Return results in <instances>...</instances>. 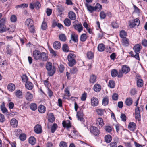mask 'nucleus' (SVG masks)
Instances as JSON below:
<instances>
[{"instance_id": "a19ab883", "label": "nucleus", "mask_w": 147, "mask_h": 147, "mask_svg": "<svg viewBox=\"0 0 147 147\" xmlns=\"http://www.w3.org/2000/svg\"><path fill=\"white\" fill-rule=\"evenodd\" d=\"M108 86L111 88H114L115 86V82L113 80H110L109 82Z\"/></svg>"}, {"instance_id": "bf43d9fd", "label": "nucleus", "mask_w": 147, "mask_h": 147, "mask_svg": "<svg viewBox=\"0 0 147 147\" xmlns=\"http://www.w3.org/2000/svg\"><path fill=\"white\" fill-rule=\"evenodd\" d=\"M35 7L36 9L38 10L40 9L41 7V5L40 3L38 1H37L34 3Z\"/></svg>"}, {"instance_id": "c85d7f7f", "label": "nucleus", "mask_w": 147, "mask_h": 147, "mask_svg": "<svg viewBox=\"0 0 147 147\" xmlns=\"http://www.w3.org/2000/svg\"><path fill=\"white\" fill-rule=\"evenodd\" d=\"M112 140V137L109 134L106 135L105 137V141L107 143H109L111 142Z\"/></svg>"}, {"instance_id": "bb28decb", "label": "nucleus", "mask_w": 147, "mask_h": 147, "mask_svg": "<svg viewBox=\"0 0 147 147\" xmlns=\"http://www.w3.org/2000/svg\"><path fill=\"white\" fill-rule=\"evenodd\" d=\"M86 6L87 7L88 10L90 13H92L94 11H96L94 7L88 5L87 4H86Z\"/></svg>"}, {"instance_id": "69168bd1", "label": "nucleus", "mask_w": 147, "mask_h": 147, "mask_svg": "<svg viewBox=\"0 0 147 147\" xmlns=\"http://www.w3.org/2000/svg\"><path fill=\"white\" fill-rule=\"evenodd\" d=\"M30 32L31 33H34L35 31L34 25L28 27Z\"/></svg>"}, {"instance_id": "473e14b6", "label": "nucleus", "mask_w": 147, "mask_h": 147, "mask_svg": "<svg viewBox=\"0 0 147 147\" xmlns=\"http://www.w3.org/2000/svg\"><path fill=\"white\" fill-rule=\"evenodd\" d=\"M36 140L34 137L31 136L29 139V142L32 145H34L36 142Z\"/></svg>"}, {"instance_id": "4be33fe9", "label": "nucleus", "mask_w": 147, "mask_h": 147, "mask_svg": "<svg viewBox=\"0 0 147 147\" xmlns=\"http://www.w3.org/2000/svg\"><path fill=\"white\" fill-rule=\"evenodd\" d=\"M68 16L72 20H75L76 19L75 13L73 11H70L68 13Z\"/></svg>"}, {"instance_id": "6e6d98bb", "label": "nucleus", "mask_w": 147, "mask_h": 147, "mask_svg": "<svg viewBox=\"0 0 147 147\" xmlns=\"http://www.w3.org/2000/svg\"><path fill=\"white\" fill-rule=\"evenodd\" d=\"M22 80L23 82H27L28 78L26 74L23 75L21 77Z\"/></svg>"}, {"instance_id": "39448f33", "label": "nucleus", "mask_w": 147, "mask_h": 147, "mask_svg": "<svg viewBox=\"0 0 147 147\" xmlns=\"http://www.w3.org/2000/svg\"><path fill=\"white\" fill-rule=\"evenodd\" d=\"M41 53L38 50H35L33 51V56L34 59L38 60L40 59Z\"/></svg>"}, {"instance_id": "dca6fc26", "label": "nucleus", "mask_w": 147, "mask_h": 147, "mask_svg": "<svg viewBox=\"0 0 147 147\" xmlns=\"http://www.w3.org/2000/svg\"><path fill=\"white\" fill-rule=\"evenodd\" d=\"M25 87L27 89L31 90L33 88V85L31 82L28 81L26 82V83Z\"/></svg>"}, {"instance_id": "2eb2a0df", "label": "nucleus", "mask_w": 147, "mask_h": 147, "mask_svg": "<svg viewBox=\"0 0 147 147\" xmlns=\"http://www.w3.org/2000/svg\"><path fill=\"white\" fill-rule=\"evenodd\" d=\"M11 126L13 127H16L18 124V121L15 118L12 119L10 123Z\"/></svg>"}, {"instance_id": "9b49d317", "label": "nucleus", "mask_w": 147, "mask_h": 147, "mask_svg": "<svg viewBox=\"0 0 147 147\" xmlns=\"http://www.w3.org/2000/svg\"><path fill=\"white\" fill-rule=\"evenodd\" d=\"M34 131L37 134H40L42 132V128L41 125L37 124L34 127Z\"/></svg>"}, {"instance_id": "e433bc0d", "label": "nucleus", "mask_w": 147, "mask_h": 147, "mask_svg": "<svg viewBox=\"0 0 147 147\" xmlns=\"http://www.w3.org/2000/svg\"><path fill=\"white\" fill-rule=\"evenodd\" d=\"M62 49L63 51L64 52H67L69 51V47L67 44H64L63 45Z\"/></svg>"}, {"instance_id": "864d4df0", "label": "nucleus", "mask_w": 147, "mask_h": 147, "mask_svg": "<svg viewBox=\"0 0 147 147\" xmlns=\"http://www.w3.org/2000/svg\"><path fill=\"white\" fill-rule=\"evenodd\" d=\"M104 129L107 132L109 133H111L112 131L111 127L109 126H105Z\"/></svg>"}, {"instance_id": "7ed1b4c3", "label": "nucleus", "mask_w": 147, "mask_h": 147, "mask_svg": "<svg viewBox=\"0 0 147 147\" xmlns=\"http://www.w3.org/2000/svg\"><path fill=\"white\" fill-rule=\"evenodd\" d=\"M5 18H3L0 20V33H3L7 30L6 26L5 24Z\"/></svg>"}, {"instance_id": "b1692460", "label": "nucleus", "mask_w": 147, "mask_h": 147, "mask_svg": "<svg viewBox=\"0 0 147 147\" xmlns=\"http://www.w3.org/2000/svg\"><path fill=\"white\" fill-rule=\"evenodd\" d=\"M41 57L40 60H42L43 61H46L48 58V55L45 52L41 53Z\"/></svg>"}, {"instance_id": "393cba45", "label": "nucleus", "mask_w": 147, "mask_h": 147, "mask_svg": "<svg viewBox=\"0 0 147 147\" xmlns=\"http://www.w3.org/2000/svg\"><path fill=\"white\" fill-rule=\"evenodd\" d=\"M46 110L45 107L43 105H40L38 107V111L40 113H44L45 111Z\"/></svg>"}, {"instance_id": "c756f323", "label": "nucleus", "mask_w": 147, "mask_h": 147, "mask_svg": "<svg viewBox=\"0 0 147 147\" xmlns=\"http://www.w3.org/2000/svg\"><path fill=\"white\" fill-rule=\"evenodd\" d=\"M29 107L30 109L32 111H35L37 108V105L34 103L30 104Z\"/></svg>"}, {"instance_id": "79ce46f5", "label": "nucleus", "mask_w": 147, "mask_h": 147, "mask_svg": "<svg viewBox=\"0 0 147 147\" xmlns=\"http://www.w3.org/2000/svg\"><path fill=\"white\" fill-rule=\"evenodd\" d=\"M109 103V100L107 97H105L102 100V104L105 106L107 105Z\"/></svg>"}, {"instance_id": "c9c22d12", "label": "nucleus", "mask_w": 147, "mask_h": 147, "mask_svg": "<svg viewBox=\"0 0 147 147\" xmlns=\"http://www.w3.org/2000/svg\"><path fill=\"white\" fill-rule=\"evenodd\" d=\"M15 94L17 97L19 98H21L22 93V91L20 90H16L15 92Z\"/></svg>"}, {"instance_id": "a18cd8bd", "label": "nucleus", "mask_w": 147, "mask_h": 147, "mask_svg": "<svg viewBox=\"0 0 147 147\" xmlns=\"http://www.w3.org/2000/svg\"><path fill=\"white\" fill-rule=\"evenodd\" d=\"M57 127L58 126L57 124L55 123H54L51 127V133H54Z\"/></svg>"}, {"instance_id": "0e129e2a", "label": "nucleus", "mask_w": 147, "mask_h": 147, "mask_svg": "<svg viewBox=\"0 0 147 147\" xmlns=\"http://www.w3.org/2000/svg\"><path fill=\"white\" fill-rule=\"evenodd\" d=\"M77 68L76 67H73L71 69V73L73 74H74L78 72Z\"/></svg>"}, {"instance_id": "a878e982", "label": "nucleus", "mask_w": 147, "mask_h": 147, "mask_svg": "<svg viewBox=\"0 0 147 147\" xmlns=\"http://www.w3.org/2000/svg\"><path fill=\"white\" fill-rule=\"evenodd\" d=\"M48 120L49 122L51 123H53L54 121L55 117L53 113H51L50 114L48 117Z\"/></svg>"}, {"instance_id": "412c9836", "label": "nucleus", "mask_w": 147, "mask_h": 147, "mask_svg": "<svg viewBox=\"0 0 147 147\" xmlns=\"http://www.w3.org/2000/svg\"><path fill=\"white\" fill-rule=\"evenodd\" d=\"M53 47L56 49H58L61 47V44L60 42L58 41L54 42L53 45Z\"/></svg>"}, {"instance_id": "f8f14e48", "label": "nucleus", "mask_w": 147, "mask_h": 147, "mask_svg": "<svg viewBox=\"0 0 147 147\" xmlns=\"http://www.w3.org/2000/svg\"><path fill=\"white\" fill-rule=\"evenodd\" d=\"M73 26L74 29L77 30L79 32H81L83 30V28L81 23L73 25Z\"/></svg>"}, {"instance_id": "e2e57ef3", "label": "nucleus", "mask_w": 147, "mask_h": 147, "mask_svg": "<svg viewBox=\"0 0 147 147\" xmlns=\"http://www.w3.org/2000/svg\"><path fill=\"white\" fill-rule=\"evenodd\" d=\"M97 122L98 123L99 125L101 126H102L104 125L103 121L101 118H98L97 120Z\"/></svg>"}, {"instance_id": "58836bf2", "label": "nucleus", "mask_w": 147, "mask_h": 147, "mask_svg": "<svg viewBox=\"0 0 147 147\" xmlns=\"http://www.w3.org/2000/svg\"><path fill=\"white\" fill-rule=\"evenodd\" d=\"M87 57L89 59H92L94 56V54L91 51H89L87 53Z\"/></svg>"}, {"instance_id": "680f3d73", "label": "nucleus", "mask_w": 147, "mask_h": 147, "mask_svg": "<svg viewBox=\"0 0 147 147\" xmlns=\"http://www.w3.org/2000/svg\"><path fill=\"white\" fill-rule=\"evenodd\" d=\"M1 108L2 112L3 113H5L7 112V109L5 107L4 105H2L1 106Z\"/></svg>"}, {"instance_id": "f3484780", "label": "nucleus", "mask_w": 147, "mask_h": 147, "mask_svg": "<svg viewBox=\"0 0 147 147\" xmlns=\"http://www.w3.org/2000/svg\"><path fill=\"white\" fill-rule=\"evenodd\" d=\"M130 71V69L129 67L127 66L126 65H123L122 68V72L125 74H127Z\"/></svg>"}, {"instance_id": "7c9ffc66", "label": "nucleus", "mask_w": 147, "mask_h": 147, "mask_svg": "<svg viewBox=\"0 0 147 147\" xmlns=\"http://www.w3.org/2000/svg\"><path fill=\"white\" fill-rule=\"evenodd\" d=\"M133 102V100L131 98L129 97L127 98L125 101V103L128 106H131Z\"/></svg>"}, {"instance_id": "a211bd4d", "label": "nucleus", "mask_w": 147, "mask_h": 147, "mask_svg": "<svg viewBox=\"0 0 147 147\" xmlns=\"http://www.w3.org/2000/svg\"><path fill=\"white\" fill-rule=\"evenodd\" d=\"M94 90L96 92H98L101 89V86L98 84H96L94 86Z\"/></svg>"}, {"instance_id": "72a5a7b5", "label": "nucleus", "mask_w": 147, "mask_h": 147, "mask_svg": "<svg viewBox=\"0 0 147 147\" xmlns=\"http://www.w3.org/2000/svg\"><path fill=\"white\" fill-rule=\"evenodd\" d=\"M105 48V46L102 43L99 44L98 47V50L100 52H102L104 51Z\"/></svg>"}, {"instance_id": "2f4dec72", "label": "nucleus", "mask_w": 147, "mask_h": 147, "mask_svg": "<svg viewBox=\"0 0 147 147\" xmlns=\"http://www.w3.org/2000/svg\"><path fill=\"white\" fill-rule=\"evenodd\" d=\"M63 22L65 25L67 27L69 26L71 24V21L68 18H66L64 20Z\"/></svg>"}, {"instance_id": "ea45409f", "label": "nucleus", "mask_w": 147, "mask_h": 147, "mask_svg": "<svg viewBox=\"0 0 147 147\" xmlns=\"http://www.w3.org/2000/svg\"><path fill=\"white\" fill-rule=\"evenodd\" d=\"M87 38V35L86 34H83L80 36V40L82 42H85Z\"/></svg>"}, {"instance_id": "338daca9", "label": "nucleus", "mask_w": 147, "mask_h": 147, "mask_svg": "<svg viewBox=\"0 0 147 147\" xmlns=\"http://www.w3.org/2000/svg\"><path fill=\"white\" fill-rule=\"evenodd\" d=\"M120 117L122 121L125 122L126 121L127 117L123 113L121 114Z\"/></svg>"}, {"instance_id": "5701e85b", "label": "nucleus", "mask_w": 147, "mask_h": 147, "mask_svg": "<svg viewBox=\"0 0 147 147\" xmlns=\"http://www.w3.org/2000/svg\"><path fill=\"white\" fill-rule=\"evenodd\" d=\"M97 77L95 75L92 74L90 76L89 79L90 83L94 84L96 81Z\"/></svg>"}, {"instance_id": "09e8293b", "label": "nucleus", "mask_w": 147, "mask_h": 147, "mask_svg": "<svg viewBox=\"0 0 147 147\" xmlns=\"http://www.w3.org/2000/svg\"><path fill=\"white\" fill-rule=\"evenodd\" d=\"M47 27V23L44 21L42 22L41 26V29L43 30H45Z\"/></svg>"}, {"instance_id": "8fccbe9b", "label": "nucleus", "mask_w": 147, "mask_h": 147, "mask_svg": "<svg viewBox=\"0 0 147 147\" xmlns=\"http://www.w3.org/2000/svg\"><path fill=\"white\" fill-rule=\"evenodd\" d=\"M26 136L25 134H21L19 136V138L21 140L24 141L26 139Z\"/></svg>"}, {"instance_id": "052dcab7", "label": "nucleus", "mask_w": 147, "mask_h": 147, "mask_svg": "<svg viewBox=\"0 0 147 147\" xmlns=\"http://www.w3.org/2000/svg\"><path fill=\"white\" fill-rule=\"evenodd\" d=\"M100 17L101 19H104L106 16V14L103 11H102L100 13Z\"/></svg>"}, {"instance_id": "f704fd0d", "label": "nucleus", "mask_w": 147, "mask_h": 147, "mask_svg": "<svg viewBox=\"0 0 147 147\" xmlns=\"http://www.w3.org/2000/svg\"><path fill=\"white\" fill-rule=\"evenodd\" d=\"M8 90L11 91H13L15 89V86L12 83L9 84L7 86Z\"/></svg>"}, {"instance_id": "6e6552de", "label": "nucleus", "mask_w": 147, "mask_h": 147, "mask_svg": "<svg viewBox=\"0 0 147 147\" xmlns=\"http://www.w3.org/2000/svg\"><path fill=\"white\" fill-rule=\"evenodd\" d=\"M76 116L78 120L81 122H84V120L83 117L84 116V114L82 110L81 109L79 111L77 112Z\"/></svg>"}, {"instance_id": "9d476101", "label": "nucleus", "mask_w": 147, "mask_h": 147, "mask_svg": "<svg viewBox=\"0 0 147 147\" xmlns=\"http://www.w3.org/2000/svg\"><path fill=\"white\" fill-rule=\"evenodd\" d=\"M99 104V101L97 98L93 97L91 98V105L95 107L97 106Z\"/></svg>"}, {"instance_id": "5fc2aeb1", "label": "nucleus", "mask_w": 147, "mask_h": 147, "mask_svg": "<svg viewBox=\"0 0 147 147\" xmlns=\"http://www.w3.org/2000/svg\"><path fill=\"white\" fill-rule=\"evenodd\" d=\"M59 146L60 147H67V145L65 142L61 141L60 143Z\"/></svg>"}, {"instance_id": "6ab92c4d", "label": "nucleus", "mask_w": 147, "mask_h": 147, "mask_svg": "<svg viewBox=\"0 0 147 147\" xmlns=\"http://www.w3.org/2000/svg\"><path fill=\"white\" fill-rule=\"evenodd\" d=\"M136 124L134 122H130L129 123L128 126V128L133 131H134L136 129Z\"/></svg>"}, {"instance_id": "ddd939ff", "label": "nucleus", "mask_w": 147, "mask_h": 147, "mask_svg": "<svg viewBox=\"0 0 147 147\" xmlns=\"http://www.w3.org/2000/svg\"><path fill=\"white\" fill-rule=\"evenodd\" d=\"M25 24L28 27L34 25L33 20L30 18L27 19L25 22Z\"/></svg>"}, {"instance_id": "20e7f679", "label": "nucleus", "mask_w": 147, "mask_h": 147, "mask_svg": "<svg viewBox=\"0 0 147 147\" xmlns=\"http://www.w3.org/2000/svg\"><path fill=\"white\" fill-rule=\"evenodd\" d=\"M129 22V27L131 28H133L138 26L139 25L140 21L138 19L136 18L131 21H130Z\"/></svg>"}, {"instance_id": "1a4fd4ad", "label": "nucleus", "mask_w": 147, "mask_h": 147, "mask_svg": "<svg viewBox=\"0 0 147 147\" xmlns=\"http://www.w3.org/2000/svg\"><path fill=\"white\" fill-rule=\"evenodd\" d=\"M135 118L138 121L140 120L141 115L139 107H137L135 109Z\"/></svg>"}, {"instance_id": "4d7b16f0", "label": "nucleus", "mask_w": 147, "mask_h": 147, "mask_svg": "<svg viewBox=\"0 0 147 147\" xmlns=\"http://www.w3.org/2000/svg\"><path fill=\"white\" fill-rule=\"evenodd\" d=\"M87 97V93L86 92H84L82 95L81 97V99L82 101H84L86 100Z\"/></svg>"}, {"instance_id": "13d9d810", "label": "nucleus", "mask_w": 147, "mask_h": 147, "mask_svg": "<svg viewBox=\"0 0 147 147\" xmlns=\"http://www.w3.org/2000/svg\"><path fill=\"white\" fill-rule=\"evenodd\" d=\"M5 121V119L4 115L0 113V122L3 123Z\"/></svg>"}, {"instance_id": "aec40b11", "label": "nucleus", "mask_w": 147, "mask_h": 147, "mask_svg": "<svg viewBox=\"0 0 147 147\" xmlns=\"http://www.w3.org/2000/svg\"><path fill=\"white\" fill-rule=\"evenodd\" d=\"M26 99L28 101H31L33 97V95L29 92H27L25 95Z\"/></svg>"}, {"instance_id": "c03bdc74", "label": "nucleus", "mask_w": 147, "mask_h": 147, "mask_svg": "<svg viewBox=\"0 0 147 147\" xmlns=\"http://www.w3.org/2000/svg\"><path fill=\"white\" fill-rule=\"evenodd\" d=\"M94 7L96 11L97 10L98 12L100 11L102 9V6L98 3H96Z\"/></svg>"}, {"instance_id": "4468645a", "label": "nucleus", "mask_w": 147, "mask_h": 147, "mask_svg": "<svg viewBox=\"0 0 147 147\" xmlns=\"http://www.w3.org/2000/svg\"><path fill=\"white\" fill-rule=\"evenodd\" d=\"M142 47L140 44L135 45L133 47V49L135 53H140Z\"/></svg>"}, {"instance_id": "37998d69", "label": "nucleus", "mask_w": 147, "mask_h": 147, "mask_svg": "<svg viewBox=\"0 0 147 147\" xmlns=\"http://www.w3.org/2000/svg\"><path fill=\"white\" fill-rule=\"evenodd\" d=\"M123 44L125 46H128L129 44V40L126 37L122 39Z\"/></svg>"}, {"instance_id": "4c0bfd02", "label": "nucleus", "mask_w": 147, "mask_h": 147, "mask_svg": "<svg viewBox=\"0 0 147 147\" xmlns=\"http://www.w3.org/2000/svg\"><path fill=\"white\" fill-rule=\"evenodd\" d=\"M71 39L75 42H78V36L75 34H72L71 35Z\"/></svg>"}, {"instance_id": "423d86ee", "label": "nucleus", "mask_w": 147, "mask_h": 147, "mask_svg": "<svg viewBox=\"0 0 147 147\" xmlns=\"http://www.w3.org/2000/svg\"><path fill=\"white\" fill-rule=\"evenodd\" d=\"M63 127L65 128H66L68 130H69V129L71 127V121L69 120H64L62 123Z\"/></svg>"}, {"instance_id": "3c124183", "label": "nucleus", "mask_w": 147, "mask_h": 147, "mask_svg": "<svg viewBox=\"0 0 147 147\" xmlns=\"http://www.w3.org/2000/svg\"><path fill=\"white\" fill-rule=\"evenodd\" d=\"M104 111H105L104 109H98L96 110V112L97 114L100 115H102L103 114Z\"/></svg>"}, {"instance_id": "cd10ccee", "label": "nucleus", "mask_w": 147, "mask_h": 147, "mask_svg": "<svg viewBox=\"0 0 147 147\" xmlns=\"http://www.w3.org/2000/svg\"><path fill=\"white\" fill-rule=\"evenodd\" d=\"M137 86L138 87H141L143 85V81L141 79H139L137 78Z\"/></svg>"}, {"instance_id": "0eeeda50", "label": "nucleus", "mask_w": 147, "mask_h": 147, "mask_svg": "<svg viewBox=\"0 0 147 147\" xmlns=\"http://www.w3.org/2000/svg\"><path fill=\"white\" fill-rule=\"evenodd\" d=\"M90 132L93 134L97 136L99 134V131L97 127L94 126H92L90 127Z\"/></svg>"}, {"instance_id": "f03ea898", "label": "nucleus", "mask_w": 147, "mask_h": 147, "mask_svg": "<svg viewBox=\"0 0 147 147\" xmlns=\"http://www.w3.org/2000/svg\"><path fill=\"white\" fill-rule=\"evenodd\" d=\"M76 55L74 53H69L67 56L68 65L70 67L73 66L76 63Z\"/></svg>"}, {"instance_id": "49530a36", "label": "nucleus", "mask_w": 147, "mask_h": 147, "mask_svg": "<svg viewBox=\"0 0 147 147\" xmlns=\"http://www.w3.org/2000/svg\"><path fill=\"white\" fill-rule=\"evenodd\" d=\"M118 74V72L117 70L115 69H113L111 71V75L112 77H116Z\"/></svg>"}, {"instance_id": "f257e3e1", "label": "nucleus", "mask_w": 147, "mask_h": 147, "mask_svg": "<svg viewBox=\"0 0 147 147\" xmlns=\"http://www.w3.org/2000/svg\"><path fill=\"white\" fill-rule=\"evenodd\" d=\"M53 67L52 63L49 62H47L46 65V69L48 71V74L49 76H52L55 71V68L54 66Z\"/></svg>"}, {"instance_id": "774afa93", "label": "nucleus", "mask_w": 147, "mask_h": 147, "mask_svg": "<svg viewBox=\"0 0 147 147\" xmlns=\"http://www.w3.org/2000/svg\"><path fill=\"white\" fill-rule=\"evenodd\" d=\"M109 145L110 147H117V144L115 142L113 141L110 142Z\"/></svg>"}, {"instance_id": "603ef678", "label": "nucleus", "mask_w": 147, "mask_h": 147, "mask_svg": "<svg viewBox=\"0 0 147 147\" xmlns=\"http://www.w3.org/2000/svg\"><path fill=\"white\" fill-rule=\"evenodd\" d=\"M59 38L61 41L64 42L66 40V37L64 34L60 35L59 36Z\"/></svg>"}, {"instance_id": "de8ad7c7", "label": "nucleus", "mask_w": 147, "mask_h": 147, "mask_svg": "<svg viewBox=\"0 0 147 147\" xmlns=\"http://www.w3.org/2000/svg\"><path fill=\"white\" fill-rule=\"evenodd\" d=\"M120 37L122 38H125L127 36V33L124 30H122L120 32Z\"/></svg>"}]
</instances>
